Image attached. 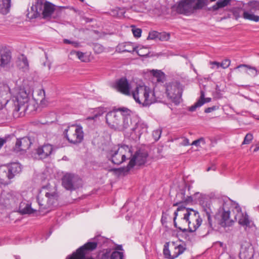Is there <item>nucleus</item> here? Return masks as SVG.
Returning <instances> with one entry per match:
<instances>
[{"mask_svg":"<svg viewBox=\"0 0 259 259\" xmlns=\"http://www.w3.org/2000/svg\"><path fill=\"white\" fill-rule=\"evenodd\" d=\"M208 4V0H181L177 4L176 11L188 16L204 10Z\"/></svg>","mask_w":259,"mask_h":259,"instance_id":"1","label":"nucleus"},{"mask_svg":"<svg viewBox=\"0 0 259 259\" xmlns=\"http://www.w3.org/2000/svg\"><path fill=\"white\" fill-rule=\"evenodd\" d=\"M55 10V6L45 0H35L30 10H28L27 16L30 19L36 18L42 15L44 19H49Z\"/></svg>","mask_w":259,"mask_h":259,"instance_id":"2","label":"nucleus"},{"mask_svg":"<svg viewBox=\"0 0 259 259\" xmlns=\"http://www.w3.org/2000/svg\"><path fill=\"white\" fill-rule=\"evenodd\" d=\"M230 211L224 210L221 214L216 213L213 217L211 216L207 218L208 230L203 236H205L213 230H218L220 227H226L232 225L233 222L230 219Z\"/></svg>","mask_w":259,"mask_h":259,"instance_id":"3","label":"nucleus"},{"mask_svg":"<svg viewBox=\"0 0 259 259\" xmlns=\"http://www.w3.org/2000/svg\"><path fill=\"white\" fill-rule=\"evenodd\" d=\"M132 156V148L127 145H118V147H114L108 153L107 157L112 163L120 165L126 159H130Z\"/></svg>","mask_w":259,"mask_h":259,"instance_id":"4","label":"nucleus"},{"mask_svg":"<svg viewBox=\"0 0 259 259\" xmlns=\"http://www.w3.org/2000/svg\"><path fill=\"white\" fill-rule=\"evenodd\" d=\"M150 93L149 88L145 85H139L136 87L131 95L137 103L142 104L143 106H147L155 101L153 98L154 93H153L151 96H150Z\"/></svg>","mask_w":259,"mask_h":259,"instance_id":"5","label":"nucleus"},{"mask_svg":"<svg viewBox=\"0 0 259 259\" xmlns=\"http://www.w3.org/2000/svg\"><path fill=\"white\" fill-rule=\"evenodd\" d=\"M22 200V196L16 192L3 191L0 195V205L7 209L17 207L18 204Z\"/></svg>","mask_w":259,"mask_h":259,"instance_id":"6","label":"nucleus"},{"mask_svg":"<svg viewBox=\"0 0 259 259\" xmlns=\"http://www.w3.org/2000/svg\"><path fill=\"white\" fill-rule=\"evenodd\" d=\"M45 189L46 188L43 187L37 197L39 208L41 210L47 209L54 205L57 202L58 198L56 190L53 192H47L44 191Z\"/></svg>","mask_w":259,"mask_h":259,"instance_id":"7","label":"nucleus"},{"mask_svg":"<svg viewBox=\"0 0 259 259\" xmlns=\"http://www.w3.org/2000/svg\"><path fill=\"white\" fill-rule=\"evenodd\" d=\"M148 153L147 152L138 150L130 158V160L126 167H123L118 168H113L111 170L113 171H117L119 174L128 172L134 166L137 164L141 165L144 164L148 157Z\"/></svg>","mask_w":259,"mask_h":259,"instance_id":"8","label":"nucleus"},{"mask_svg":"<svg viewBox=\"0 0 259 259\" xmlns=\"http://www.w3.org/2000/svg\"><path fill=\"white\" fill-rule=\"evenodd\" d=\"M63 135L69 143L73 144L80 143L84 137L82 126L76 124L68 126L64 130Z\"/></svg>","mask_w":259,"mask_h":259,"instance_id":"9","label":"nucleus"},{"mask_svg":"<svg viewBox=\"0 0 259 259\" xmlns=\"http://www.w3.org/2000/svg\"><path fill=\"white\" fill-rule=\"evenodd\" d=\"M243 4L242 17L245 20L254 21H259V1H250Z\"/></svg>","mask_w":259,"mask_h":259,"instance_id":"10","label":"nucleus"},{"mask_svg":"<svg viewBox=\"0 0 259 259\" xmlns=\"http://www.w3.org/2000/svg\"><path fill=\"white\" fill-rule=\"evenodd\" d=\"M183 86L180 82H174L167 85L166 93L167 97L176 104H179L181 100Z\"/></svg>","mask_w":259,"mask_h":259,"instance_id":"11","label":"nucleus"},{"mask_svg":"<svg viewBox=\"0 0 259 259\" xmlns=\"http://www.w3.org/2000/svg\"><path fill=\"white\" fill-rule=\"evenodd\" d=\"M62 186L67 190L73 191L82 186L81 180L77 176L71 174H66L62 179Z\"/></svg>","mask_w":259,"mask_h":259,"instance_id":"12","label":"nucleus"},{"mask_svg":"<svg viewBox=\"0 0 259 259\" xmlns=\"http://www.w3.org/2000/svg\"><path fill=\"white\" fill-rule=\"evenodd\" d=\"M169 242H166L164 245L163 254L164 257L167 259H175L179 255L182 254L186 249V248L183 245H177L175 242H172L171 244V252L169 250Z\"/></svg>","mask_w":259,"mask_h":259,"instance_id":"13","label":"nucleus"},{"mask_svg":"<svg viewBox=\"0 0 259 259\" xmlns=\"http://www.w3.org/2000/svg\"><path fill=\"white\" fill-rule=\"evenodd\" d=\"M28 100V95L26 91L23 90H20L10 102V103H12V109L13 113L18 112L21 107L27 103Z\"/></svg>","mask_w":259,"mask_h":259,"instance_id":"14","label":"nucleus"},{"mask_svg":"<svg viewBox=\"0 0 259 259\" xmlns=\"http://www.w3.org/2000/svg\"><path fill=\"white\" fill-rule=\"evenodd\" d=\"M122 117L117 115L115 112H109L106 116V122L110 128L119 131L122 128L120 126Z\"/></svg>","mask_w":259,"mask_h":259,"instance_id":"15","label":"nucleus"},{"mask_svg":"<svg viewBox=\"0 0 259 259\" xmlns=\"http://www.w3.org/2000/svg\"><path fill=\"white\" fill-rule=\"evenodd\" d=\"M34 141V138L29 136L17 139L14 148V150L16 152L26 151L30 148Z\"/></svg>","mask_w":259,"mask_h":259,"instance_id":"16","label":"nucleus"},{"mask_svg":"<svg viewBox=\"0 0 259 259\" xmlns=\"http://www.w3.org/2000/svg\"><path fill=\"white\" fill-rule=\"evenodd\" d=\"M97 242H89L83 246L79 247L76 252L72 254L77 259H82L84 257L85 253L88 251H93L95 249L97 246Z\"/></svg>","mask_w":259,"mask_h":259,"instance_id":"17","label":"nucleus"},{"mask_svg":"<svg viewBox=\"0 0 259 259\" xmlns=\"http://www.w3.org/2000/svg\"><path fill=\"white\" fill-rule=\"evenodd\" d=\"M115 88L118 91L125 95H131V85L125 77H122L118 79L115 83Z\"/></svg>","mask_w":259,"mask_h":259,"instance_id":"18","label":"nucleus"},{"mask_svg":"<svg viewBox=\"0 0 259 259\" xmlns=\"http://www.w3.org/2000/svg\"><path fill=\"white\" fill-rule=\"evenodd\" d=\"M195 210L192 208H186L185 206H180L177 208V210L174 212V224L175 227H177V223L176 222L177 217L179 215L181 218L192 217V213Z\"/></svg>","mask_w":259,"mask_h":259,"instance_id":"19","label":"nucleus"},{"mask_svg":"<svg viewBox=\"0 0 259 259\" xmlns=\"http://www.w3.org/2000/svg\"><path fill=\"white\" fill-rule=\"evenodd\" d=\"M192 214L193 215L192 217L190 216V223L188 228V231L190 232H195L201 225L202 222L198 211L195 210Z\"/></svg>","mask_w":259,"mask_h":259,"instance_id":"20","label":"nucleus"},{"mask_svg":"<svg viewBox=\"0 0 259 259\" xmlns=\"http://www.w3.org/2000/svg\"><path fill=\"white\" fill-rule=\"evenodd\" d=\"M234 70H238L239 72L243 71L252 77H255L257 74V70L255 67L247 64H240L234 68Z\"/></svg>","mask_w":259,"mask_h":259,"instance_id":"21","label":"nucleus"},{"mask_svg":"<svg viewBox=\"0 0 259 259\" xmlns=\"http://www.w3.org/2000/svg\"><path fill=\"white\" fill-rule=\"evenodd\" d=\"M53 151L52 146L50 144H46L36 149V154L40 159H43L49 156Z\"/></svg>","mask_w":259,"mask_h":259,"instance_id":"22","label":"nucleus"},{"mask_svg":"<svg viewBox=\"0 0 259 259\" xmlns=\"http://www.w3.org/2000/svg\"><path fill=\"white\" fill-rule=\"evenodd\" d=\"M14 211H18L21 214H24L33 213L36 210L32 208L29 204L23 202L21 200Z\"/></svg>","mask_w":259,"mask_h":259,"instance_id":"23","label":"nucleus"},{"mask_svg":"<svg viewBox=\"0 0 259 259\" xmlns=\"http://www.w3.org/2000/svg\"><path fill=\"white\" fill-rule=\"evenodd\" d=\"M122 128L119 131H130L132 132L134 128V122L132 121L131 116H126L122 117V121L120 124Z\"/></svg>","mask_w":259,"mask_h":259,"instance_id":"24","label":"nucleus"},{"mask_svg":"<svg viewBox=\"0 0 259 259\" xmlns=\"http://www.w3.org/2000/svg\"><path fill=\"white\" fill-rule=\"evenodd\" d=\"M147 128V125L144 123L134 121V129L132 131L131 135L135 134L137 137L140 138L141 135L146 131Z\"/></svg>","mask_w":259,"mask_h":259,"instance_id":"25","label":"nucleus"},{"mask_svg":"<svg viewBox=\"0 0 259 259\" xmlns=\"http://www.w3.org/2000/svg\"><path fill=\"white\" fill-rule=\"evenodd\" d=\"M201 95L199 100L192 106L189 107L190 111H194L196 108L202 106L204 103L210 102L211 100L210 98H205L204 92L201 91Z\"/></svg>","mask_w":259,"mask_h":259,"instance_id":"26","label":"nucleus"},{"mask_svg":"<svg viewBox=\"0 0 259 259\" xmlns=\"http://www.w3.org/2000/svg\"><path fill=\"white\" fill-rule=\"evenodd\" d=\"M10 175L13 179L16 175L19 174L22 171V165L19 162H12L7 166Z\"/></svg>","mask_w":259,"mask_h":259,"instance_id":"27","label":"nucleus"},{"mask_svg":"<svg viewBox=\"0 0 259 259\" xmlns=\"http://www.w3.org/2000/svg\"><path fill=\"white\" fill-rule=\"evenodd\" d=\"M11 59V52L7 50L0 48V66H4L8 64Z\"/></svg>","mask_w":259,"mask_h":259,"instance_id":"28","label":"nucleus"},{"mask_svg":"<svg viewBox=\"0 0 259 259\" xmlns=\"http://www.w3.org/2000/svg\"><path fill=\"white\" fill-rule=\"evenodd\" d=\"M12 179L7 167H0V183L1 184L7 185Z\"/></svg>","mask_w":259,"mask_h":259,"instance_id":"29","label":"nucleus"},{"mask_svg":"<svg viewBox=\"0 0 259 259\" xmlns=\"http://www.w3.org/2000/svg\"><path fill=\"white\" fill-rule=\"evenodd\" d=\"M252 248L249 246L243 247L241 246L239 257L240 259H251L253 257Z\"/></svg>","mask_w":259,"mask_h":259,"instance_id":"30","label":"nucleus"},{"mask_svg":"<svg viewBox=\"0 0 259 259\" xmlns=\"http://www.w3.org/2000/svg\"><path fill=\"white\" fill-rule=\"evenodd\" d=\"M117 49L120 52L133 53L136 51L137 48L134 47L132 43L126 42L119 45Z\"/></svg>","mask_w":259,"mask_h":259,"instance_id":"31","label":"nucleus"},{"mask_svg":"<svg viewBox=\"0 0 259 259\" xmlns=\"http://www.w3.org/2000/svg\"><path fill=\"white\" fill-rule=\"evenodd\" d=\"M232 0H219L214 5L209 8L208 10L212 12H215L220 9L223 8L229 5Z\"/></svg>","mask_w":259,"mask_h":259,"instance_id":"32","label":"nucleus"},{"mask_svg":"<svg viewBox=\"0 0 259 259\" xmlns=\"http://www.w3.org/2000/svg\"><path fill=\"white\" fill-rule=\"evenodd\" d=\"M236 209L238 211H239V210L241 209L240 208H237ZM235 219L238 220L239 224L241 225L247 226L249 224L248 215L246 214H244L241 211L238 212V213L235 216Z\"/></svg>","mask_w":259,"mask_h":259,"instance_id":"33","label":"nucleus"},{"mask_svg":"<svg viewBox=\"0 0 259 259\" xmlns=\"http://www.w3.org/2000/svg\"><path fill=\"white\" fill-rule=\"evenodd\" d=\"M190 217L186 218H181L180 220L179 221V225L177 224V227H176L183 232H186L188 231V229L186 228V227L188 226L190 223Z\"/></svg>","mask_w":259,"mask_h":259,"instance_id":"34","label":"nucleus"},{"mask_svg":"<svg viewBox=\"0 0 259 259\" xmlns=\"http://www.w3.org/2000/svg\"><path fill=\"white\" fill-rule=\"evenodd\" d=\"M11 0H0V13L5 15L10 11Z\"/></svg>","mask_w":259,"mask_h":259,"instance_id":"35","label":"nucleus"},{"mask_svg":"<svg viewBox=\"0 0 259 259\" xmlns=\"http://www.w3.org/2000/svg\"><path fill=\"white\" fill-rule=\"evenodd\" d=\"M17 66L20 69L25 70L28 69V62L26 57L22 55L21 57H19L17 61Z\"/></svg>","mask_w":259,"mask_h":259,"instance_id":"36","label":"nucleus"},{"mask_svg":"<svg viewBox=\"0 0 259 259\" xmlns=\"http://www.w3.org/2000/svg\"><path fill=\"white\" fill-rule=\"evenodd\" d=\"M185 191L184 189H182L180 191L177 193L176 200L177 202L173 204V206H178L180 204L183 203L185 199Z\"/></svg>","mask_w":259,"mask_h":259,"instance_id":"37","label":"nucleus"},{"mask_svg":"<svg viewBox=\"0 0 259 259\" xmlns=\"http://www.w3.org/2000/svg\"><path fill=\"white\" fill-rule=\"evenodd\" d=\"M125 11L123 8H116L111 10L110 15L113 17L120 18L123 16Z\"/></svg>","mask_w":259,"mask_h":259,"instance_id":"38","label":"nucleus"},{"mask_svg":"<svg viewBox=\"0 0 259 259\" xmlns=\"http://www.w3.org/2000/svg\"><path fill=\"white\" fill-rule=\"evenodd\" d=\"M230 63L231 61L229 59H225L221 63H219L217 61L210 62V64L211 65H217V68H219L220 67H221L223 69L227 68L230 65Z\"/></svg>","mask_w":259,"mask_h":259,"instance_id":"39","label":"nucleus"},{"mask_svg":"<svg viewBox=\"0 0 259 259\" xmlns=\"http://www.w3.org/2000/svg\"><path fill=\"white\" fill-rule=\"evenodd\" d=\"M229 11L232 13L234 18L236 20H238L241 17V14L243 9L240 7H235L229 9Z\"/></svg>","mask_w":259,"mask_h":259,"instance_id":"40","label":"nucleus"},{"mask_svg":"<svg viewBox=\"0 0 259 259\" xmlns=\"http://www.w3.org/2000/svg\"><path fill=\"white\" fill-rule=\"evenodd\" d=\"M202 207L203 211L205 212L207 218L211 215L212 211L211 208V204L209 202L203 204Z\"/></svg>","mask_w":259,"mask_h":259,"instance_id":"41","label":"nucleus"},{"mask_svg":"<svg viewBox=\"0 0 259 259\" xmlns=\"http://www.w3.org/2000/svg\"><path fill=\"white\" fill-rule=\"evenodd\" d=\"M152 74L154 77L156 78L157 81L163 82L164 77V74L160 70H152Z\"/></svg>","mask_w":259,"mask_h":259,"instance_id":"42","label":"nucleus"},{"mask_svg":"<svg viewBox=\"0 0 259 259\" xmlns=\"http://www.w3.org/2000/svg\"><path fill=\"white\" fill-rule=\"evenodd\" d=\"M117 111L121 112V115L119 116H121L122 117L126 116H131V111L127 108H119L117 109Z\"/></svg>","mask_w":259,"mask_h":259,"instance_id":"43","label":"nucleus"},{"mask_svg":"<svg viewBox=\"0 0 259 259\" xmlns=\"http://www.w3.org/2000/svg\"><path fill=\"white\" fill-rule=\"evenodd\" d=\"M110 259H123V253L118 251H114L111 253Z\"/></svg>","mask_w":259,"mask_h":259,"instance_id":"44","label":"nucleus"},{"mask_svg":"<svg viewBox=\"0 0 259 259\" xmlns=\"http://www.w3.org/2000/svg\"><path fill=\"white\" fill-rule=\"evenodd\" d=\"M170 34L165 32H159L158 39L161 41H167L169 39Z\"/></svg>","mask_w":259,"mask_h":259,"instance_id":"45","label":"nucleus"},{"mask_svg":"<svg viewBox=\"0 0 259 259\" xmlns=\"http://www.w3.org/2000/svg\"><path fill=\"white\" fill-rule=\"evenodd\" d=\"M145 50H147V48H142L138 50H136V52H137V54L139 56L149 57V51H148L146 53L144 52Z\"/></svg>","mask_w":259,"mask_h":259,"instance_id":"46","label":"nucleus"},{"mask_svg":"<svg viewBox=\"0 0 259 259\" xmlns=\"http://www.w3.org/2000/svg\"><path fill=\"white\" fill-rule=\"evenodd\" d=\"M11 100H9L8 99H0V110L2 109L5 107H7V105H11L12 103H10Z\"/></svg>","mask_w":259,"mask_h":259,"instance_id":"47","label":"nucleus"},{"mask_svg":"<svg viewBox=\"0 0 259 259\" xmlns=\"http://www.w3.org/2000/svg\"><path fill=\"white\" fill-rule=\"evenodd\" d=\"M132 27L134 36L136 37H140L141 35L142 30L140 28H136L135 26H132Z\"/></svg>","mask_w":259,"mask_h":259,"instance_id":"48","label":"nucleus"},{"mask_svg":"<svg viewBox=\"0 0 259 259\" xmlns=\"http://www.w3.org/2000/svg\"><path fill=\"white\" fill-rule=\"evenodd\" d=\"M253 136L250 133H248L245 137L242 144H248L252 141Z\"/></svg>","mask_w":259,"mask_h":259,"instance_id":"49","label":"nucleus"},{"mask_svg":"<svg viewBox=\"0 0 259 259\" xmlns=\"http://www.w3.org/2000/svg\"><path fill=\"white\" fill-rule=\"evenodd\" d=\"M110 250L107 249L106 250L105 252H103L101 256H100V259H109L110 258Z\"/></svg>","mask_w":259,"mask_h":259,"instance_id":"50","label":"nucleus"},{"mask_svg":"<svg viewBox=\"0 0 259 259\" xmlns=\"http://www.w3.org/2000/svg\"><path fill=\"white\" fill-rule=\"evenodd\" d=\"M161 134V131L160 130H157L153 131V137L154 138L155 141H157L160 137Z\"/></svg>","mask_w":259,"mask_h":259,"instance_id":"51","label":"nucleus"},{"mask_svg":"<svg viewBox=\"0 0 259 259\" xmlns=\"http://www.w3.org/2000/svg\"><path fill=\"white\" fill-rule=\"evenodd\" d=\"M158 33H159V32H158L157 31H153L151 32H149L147 39H154L155 38H158Z\"/></svg>","mask_w":259,"mask_h":259,"instance_id":"52","label":"nucleus"},{"mask_svg":"<svg viewBox=\"0 0 259 259\" xmlns=\"http://www.w3.org/2000/svg\"><path fill=\"white\" fill-rule=\"evenodd\" d=\"M71 54H75L79 59L84 61L83 58L84 57V53L79 51H72Z\"/></svg>","mask_w":259,"mask_h":259,"instance_id":"53","label":"nucleus"},{"mask_svg":"<svg viewBox=\"0 0 259 259\" xmlns=\"http://www.w3.org/2000/svg\"><path fill=\"white\" fill-rule=\"evenodd\" d=\"M103 112H104V111L102 110H101V112L97 113V114H95L93 116H89V117H87V119L88 120H96L97 119V118H98L100 116L102 115Z\"/></svg>","mask_w":259,"mask_h":259,"instance_id":"54","label":"nucleus"},{"mask_svg":"<svg viewBox=\"0 0 259 259\" xmlns=\"http://www.w3.org/2000/svg\"><path fill=\"white\" fill-rule=\"evenodd\" d=\"M38 96L40 97L39 98L37 99L38 100H40V102L45 98V92L44 90H39L38 93Z\"/></svg>","mask_w":259,"mask_h":259,"instance_id":"55","label":"nucleus"},{"mask_svg":"<svg viewBox=\"0 0 259 259\" xmlns=\"http://www.w3.org/2000/svg\"><path fill=\"white\" fill-rule=\"evenodd\" d=\"M218 108V107L216 106L208 107L204 110V112L206 113H210L214 110H216Z\"/></svg>","mask_w":259,"mask_h":259,"instance_id":"56","label":"nucleus"},{"mask_svg":"<svg viewBox=\"0 0 259 259\" xmlns=\"http://www.w3.org/2000/svg\"><path fill=\"white\" fill-rule=\"evenodd\" d=\"M193 201L192 197L191 196H187L185 197L184 202L186 203H189Z\"/></svg>","mask_w":259,"mask_h":259,"instance_id":"57","label":"nucleus"},{"mask_svg":"<svg viewBox=\"0 0 259 259\" xmlns=\"http://www.w3.org/2000/svg\"><path fill=\"white\" fill-rule=\"evenodd\" d=\"M182 144L183 145V146H187V145H189L190 144L189 143V141L188 140V139L187 138H185L182 143Z\"/></svg>","mask_w":259,"mask_h":259,"instance_id":"58","label":"nucleus"},{"mask_svg":"<svg viewBox=\"0 0 259 259\" xmlns=\"http://www.w3.org/2000/svg\"><path fill=\"white\" fill-rule=\"evenodd\" d=\"M200 143L199 142V141H198V140H196L194 141L191 145H195L197 147H199V146H200Z\"/></svg>","mask_w":259,"mask_h":259,"instance_id":"59","label":"nucleus"},{"mask_svg":"<svg viewBox=\"0 0 259 259\" xmlns=\"http://www.w3.org/2000/svg\"><path fill=\"white\" fill-rule=\"evenodd\" d=\"M6 142V140L3 138H0V149L2 147L3 145Z\"/></svg>","mask_w":259,"mask_h":259,"instance_id":"60","label":"nucleus"},{"mask_svg":"<svg viewBox=\"0 0 259 259\" xmlns=\"http://www.w3.org/2000/svg\"><path fill=\"white\" fill-rule=\"evenodd\" d=\"M72 45L75 48H79L80 47V44L77 41H73Z\"/></svg>","mask_w":259,"mask_h":259,"instance_id":"61","label":"nucleus"},{"mask_svg":"<svg viewBox=\"0 0 259 259\" xmlns=\"http://www.w3.org/2000/svg\"><path fill=\"white\" fill-rule=\"evenodd\" d=\"M63 42L66 44H72L73 41H71L68 39H63Z\"/></svg>","mask_w":259,"mask_h":259,"instance_id":"62","label":"nucleus"},{"mask_svg":"<svg viewBox=\"0 0 259 259\" xmlns=\"http://www.w3.org/2000/svg\"><path fill=\"white\" fill-rule=\"evenodd\" d=\"M197 140H198V141H199V143H202V144H203V145L205 144V140L203 138H200Z\"/></svg>","mask_w":259,"mask_h":259,"instance_id":"63","label":"nucleus"},{"mask_svg":"<svg viewBox=\"0 0 259 259\" xmlns=\"http://www.w3.org/2000/svg\"><path fill=\"white\" fill-rule=\"evenodd\" d=\"M231 16H232L231 14H228L227 16H225L224 17L222 18L221 20H224V19H228V18H231Z\"/></svg>","mask_w":259,"mask_h":259,"instance_id":"64","label":"nucleus"}]
</instances>
